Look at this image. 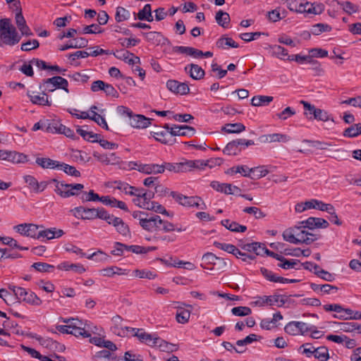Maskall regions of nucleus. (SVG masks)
<instances>
[{"label":"nucleus","instance_id":"1","mask_svg":"<svg viewBox=\"0 0 361 361\" xmlns=\"http://www.w3.org/2000/svg\"><path fill=\"white\" fill-rule=\"evenodd\" d=\"M0 37L4 44L11 46L18 43L20 39V36L8 18L0 20Z\"/></svg>","mask_w":361,"mask_h":361},{"label":"nucleus","instance_id":"2","mask_svg":"<svg viewBox=\"0 0 361 361\" xmlns=\"http://www.w3.org/2000/svg\"><path fill=\"white\" fill-rule=\"evenodd\" d=\"M8 288L13 293L18 302H25L34 306L42 305V300L32 291L24 288L9 285Z\"/></svg>","mask_w":361,"mask_h":361},{"label":"nucleus","instance_id":"3","mask_svg":"<svg viewBox=\"0 0 361 361\" xmlns=\"http://www.w3.org/2000/svg\"><path fill=\"white\" fill-rule=\"evenodd\" d=\"M174 200L183 207H196L204 210L207 206L202 199L198 196H186L178 192H170Z\"/></svg>","mask_w":361,"mask_h":361},{"label":"nucleus","instance_id":"4","mask_svg":"<svg viewBox=\"0 0 361 361\" xmlns=\"http://www.w3.org/2000/svg\"><path fill=\"white\" fill-rule=\"evenodd\" d=\"M68 86V80L61 76H54L43 80L44 90L48 92H52L56 89L59 88L62 89L68 93L69 90Z\"/></svg>","mask_w":361,"mask_h":361},{"label":"nucleus","instance_id":"5","mask_svg":"<svg viewBox=\"0 0 361 361\" xmlns=\"http://www.w3.org/2000/svg\"><path fill=\"white\" fill-rule=\"evenodd\" d=\"M132 334L137 336L141 342L145 343L149 346L159 345V347H161L162 343L164 342V341L161 339L159 337L147 334L142 329H135V331L133 332Z\"/></svg>","mask_w":361,"mask_h":361},{"label":"nucleus","instance_id":"6","mask_svg":"<svg viewBox=\"0 0 361 361\" xmlns=\"http://www.w3.org/2000/svg\"><path fill=\"white\" fill-rule=\"evenodd\" d=\"M314 327L313 326H308L306 323L302 322H290L286 325L284 330L290 335L296 336L312 331Z\"/></svg>","mask_w":361,"mask_h":361},{"label":"nucleus","instance_id":"7","mask_svg":"<svg viewBox=\"0 0 361 361\" xmlns=\"http://www.w3.org/2000/svg\"><path fill=\"white\" fill-rule=\"evenodd\" d=\"M161 223V219L159 215H149L147 214L145 216V219H140V226L149 232L158 231Z\"/></svg>","mask_w":361,"mask_h":361},{"label":"nucleus","instance_id":"8","mask_svg":"<svg viewBox=\"0 0 361 361\" xmlns=\"http://www.w3.org/2000/svg\"><path fill=\"white\" fill-rule=\"evenodd\" d=\"M39 227L43 226H37L34 224H22L15 226L14 230L21 235L37 239V230Z\"/></svg>","mask_w":361,"mask_h":361},{"label":"nucleus","instance_id":"9","mask_svg":"<svg viewBox=\"0 0 361 361\" xmlns=\"http://www.w3.org/2000/svg\"><path fill=\"white\" fill-rule=\"evenodd\" d=\"M62 191L59 190V195L62 198H68L72 196H78L82 192L84 185L81 183L68 184L64 185Z\"/></svg>","mask_w":361,"mask_h":361},{"label":"nucleus","instance_id":"10","mask_svg":"<svg viewBox=\"0 0 361 361\" xmlns=\"http://www.w3.org/2000/svg\"><path fill=\"white\" fill-rule=\"evenodd\" d=\"M166 87L169 91L181 95L187 94L190 91L186 83L180 82L176 80H169L166 82Z\"/></svg>","mask_w":361,"mask_h":361},{"label":"nucleus","instance_id":"11","mask_svg":"<svg viewBox=\"0 0 361 361\" xmlns=\"http://www.w3.org/2000/svg\"><path fill=\"white\" fill-rule=\"evenodd\" d=\"M302 228L314 229L315 228H326L329 226V222L322 218L309 217L307 220L300 222Z\"/></svg>","mask_w":361,"mask_h":361},{"label":"nucleus","instance_id":"12","mask_svg":"<svg viewBox=\"0 0 361 361\" xmlns=\"http://www.w3.org/2000/svg\"><path fill=\"white\" fill-rule=\"evenodd\" d=\"M305 10H303V14L305 17H310L321 14L325 8V6L322 3L314 2L311 3L307 1L305 3Z\"/></svg>","mask_w":361,"mask_h":361},{"label":"nucleus","instance_id":"13","mask_svg":"<svg viewBox=\"0 0 361 361\" xmlns=\"http://www.w3.org/2000/svg\"><path fill=\"white\" fill-rule=\"evenodd\" d=\"M267 256L271 257L281 262L280 264H278V266L281 268H283L284 269H290L295 268V266L298 264L300 261L298 259H287L282 255H280L277 253H275L272 251H267Z\"/></svg>","mask_w":361,"mask_h":361},{"label":"nucleus","instance_id":"14","mask_svg":"<svg viewBox=\"0 0 361 361\" xmlns=\"http://www.w3.org/2000/svg\"><path fill=\"white\" fill-rule=\"evenodd\" d=\"M261 274L266 278L268 281L274 282V283H298L300 281L298 279H289L286 278H283L282 276H278L274 274L271 271L268 270L266 268L262 267L260 269Z\"/></svg>","mask_w":361,"mask_h":361},{"label":"nucleus","instance_id":"15","mask_svg":"<svg viewBox=\"0 0 361 361\" xmlns=\"http://www.w3.org/2000/svg\"><path fill=\"white\" fill-rule=\"evenodd\" d=\"M152 120L143 115L133 114L130 118L129 123L133 128H145L151 124Z\"/></svg>","mask_w":361,"mask_h":361},{"label":"nucleus","instance_id":"16","mask_svg":"<svg viewBox=\"0 0 361 361\" xmlns=\"http://www.w3.org/2000/svg\"><path fill=\"white\" fill-rule=\"evenodd\" d=\"M164 128L166 129V130L152 132V136L155 138L156 140L163 144L172 145L175 142V139L171 138L170 127L168 124H166Z\"/></svg>","mask_w":361,"mask_h":361},{"label":"nucleus","instance_id":"17","mask_svg":"<svg viewBox=\"0 0 361 361\" xmlns=\"http://www.w3.org/2000/svg\"><path fill=\"white\" fill-rule=\"evenodd\" d=\"M195 128L189 126H176L173 125L170 128V133L171 138L174 136H186L190 133L193 135L195 133Z\"/></svg>","mask_w":361,"mask_h":361},{"label":"nucleus","instance_id":"18","mask_svg":"<svg viewBox=\"0 0 361 361\" xmlns=\"http://www.w3.org/2000/svg\"><path fill=\"white\" fill-rule=\"evenodd\" d=\"M203 161L202 160H185L178 163L180 172H186L192 169H203Z\"/></svg>","mask_w":361,"mask_h":361},{"label":"nucleus","instance_id":"19","mask_svg":"<svg viewBox=\"0 0 361 361\" xmlns=\"http://www.w3.org/2000/svg\"><path fill=\"white\" fill-rule=\"evenodd\" d=\"M64 234V232L61 229H57L56 228H47L43 231H38L37 239L40 238H47V240H51L56 238H59Z\"/></svg>","mask_w":361,"mask_h":361},{"label":"nucleus","instance_id":"20","mask_svg":"<svg viewBox=\"0 0 361 361\" xmlns=\"http://www.w3.org/2000/svg\"><path fill=\"white\" fill-rule=\"evenodd\" d=\"M185 71L194 80H200L204 75V71L198 65L191 63L185 67Z\"/></svg>","mask_w":361,"mask_h":361},{"label":"nucleus","instance_id":"21","mask_svg":"<svg viewBox=\"0 0 361 361\" xmlns=\"http://www.w3.org/2000/svg\"><path fill=\"white\" fill-rule=\"evenodd\" d=\"M301 103L303 104L304 107L314 110V118L322 121H327L329 119V116L326 111L321 109H317L314 105L310 104L307 102L301 101Z\"/></svg>","mask_w":361,"mask_h":361},{"label":"nucleus","instance_id":"22","mask_svg":"<svg viewBox=\"0 0 361 361\" xmlns=\"http://www.w3.org/2000/svg\"><path fill=\"white\" fill-rule=\"evenodd\" d=\"M262 300V303L264 304L266 303L269 305H277L278 307L283 306L286 302V296L281 295L264 296Z\"/></svg>","mask_w":361,"mask_h":361},{"label":"nucleus","instance_id":"23","mask_svg":"<svg viewBox=\"0 0 361 361\" xmlns=\"http://www.w3.org/2000/svg\"><path fill=\"white\" fill-rule=\"evenodd\" d=\"M163 168L160 164H147L139 166L138 171L145 174H159L161 173Z\"/></svg>","mask_w":361,"mask_h":361},{"label":"nucleus","instance_id":"24","mask_svg":"<svg viewBox=\"0 0 361 361\" xmlns=\"http://www.w3.org/2000/svg\"><path fill=\"white\" fill-rule=\"evenodd\" d=\"M88 44V40L85 37H79L75 39L74 42H71L59 47L60 51H65L68 49H79L86 47Z\"/></svg>","mask_w":361,"mask_h":361},{"label":"nucleus","instance_id":"25","mask_svg":"<svg viewBox=\"0 0 361 361\" xmlns=\"http://www.w3.org/2000/svg\"><path fill=\"white\" fill-rule=\"evenodd\" d=\"M300 228H302L301 226L286 229L282 235L283 240L290 243L298 244V240L296 239V231Z\"/></svg>","mask_w":361,"mask_h":361},{"label":"nucleus","instance_id":"26","mask_svg":"<svg viewBox=\"0 0 361 361\" xmlns=\"http://www.w3.org/2000/svg\"><path fill=\"white\" fill-rule=\"evenodd\" d=\"M216 46L219 49H227L228 47L238 48V44L232 38L226 35L221 36L216 42Z\"/></svg>","mask_w":361,"mask_h":361},{"label":"nucleus","instance_id":"27","mask_svg":"<svg viewBox=\"0 0 361 361\" xmlns=\"http://www.w3.org/2000/svg\"><path fill=\"white\" fill-rule=\"evenodd\" d=\"M6 161L13 164L25 163L27 161V156L15 151H8Z\"/></svg>","mask_w":361,"mask_h":361},{"label":"nucleus","instance_id":"28","mask_svg":"<svg viewBox=\"0 0 361 361\" xmlns=\"http://www.w3.org/2000/svg\"><path fill=\"white\" fill-rule=\"evenodd\" d=\"M101 202L112 207H118L124 211H128V207L124 202L111 198L109 196H102Z\"/></svg>","mask_w":361,"mask_h":361},{"label":"nucleus","instance_id":"29","mask_svg":"<svg viewBox=\"0 0 361 361\" xmlns=\"http://www.w3.org/2000/svg\"><path fill=\"white\" fill-rule=\"evenodd\" d=\"M177 312L176 314V320L180 324H185L189 321L190 317V310L185 309L182 306H176Z\"/></svg>","mask_w":361,"mask_h":361},{"label":"nucleus","instance_id":"30","mask_svg":"<svg viewBox=\"0 0 361 361\" xmlns=\"http://www.w3.org/2000/svg\"><path fill=\"white\" fill-rule=\"evenodd\" d=\"M142 208L145 209L154 211L159 214L169 216V212L166 211L164 207L157 202L152 201L151 202H147L146 204L142 205Z\"/></svg>","mask_w":361,"mask_h":361},{"label":"nucleus","instance_id":"31","mask_svg":"<svg viewBox=\"0 0 361 361\" xmlns=\"http://www.w3.org/2000/svg\"><path fill=\"white\" fill-rule=\"evenodd\" d=\"M44 92L45 91L44 90V92L42 93V96H40V95H32V94H30V91H28L27 92V95L30 98V101L35 104L50 106L51 104L49 102L48 97Z\"/></svg>","mask_w":361,"mask_h":361},{"label":"nucleus","instance_id":"32","mask_svg":"<svg viewBox=\"0 0 361 361\" xmlns=\"http://www.w3.org/2000/svg\"><path fill=\"white\" fill-rule=\"evenodd\" d=\"M114 55L117 59L123 60L130 65L140 63V58L128 51H123L121 55Z\"/></svg>","mask_w":361,"mask_h":361},{"label":"nucleus","instance_id":"33","mask_svg":"<svg viewBox=\"0 0 361 361\" xmlns=\"http://www.w3.org/2000/svg\"><path fill=\"white\" fill-rule=\"evenodd\" d=\"M66 126L60 123L58 121L53 120L48 123L46 127V132L51 133H60L63 134L66 130Z\"/></svg>","mask_w":361,"mask_h":361},{"label":"nucleus","instance_id":"34","mask_svg":"<svg viewBox=\"0 0 361 361\" xmlns=\"http://www.w3.org/2000/svg\"><path fill=\"white\" fill-rule=\"evenodd\" d=\"M137 18L140 20L152 22L153 20V16L152 15L151 5L149 4H146L144 8L137 13Z\"/></svg>","mask_w":361,"mask_h":361},{"label":"nucleus","instance_id":"35","mask_svg":"<svg viewBox=\"0 0 361 361\" xmlns=\"http://www.w3.org/2000/svg\"><path fill=\"white\" fill-rule=\"evenodd\" d=\"M36 163L43 169L59 168L60 162L49 158H37Z\"/></svg>","mask_w":361,"mask_h":361},{"label":"nucleus","instance_id":"36","mask_svg":"<svg viewBox=\"0 0 361 361\" xmlns=\"http://www.w3.org/2000/svg\"><path fill=\"white\" fill-rule=\"evenodd\" d=\"M245 130V126L241 123H227L222 130L227 133H240Z\"/></svg>","mask_w":361,"mask_h":361},{"label":"nucleus","instance_id":"37","mask_svg":"<svg viewBox=\"0 0 361 361\" xmlns=\"http://www.w3.org/2000/svg\"><path fill=\"white\" fill-rule=\"evenodd\" d=\"M111 331L121 337H124L128 335V333L133 334L135 331V329L127 327V326H123L122 325H114L111 327Z\"/></svg>","mask_w":361,"mask_h":361},{"label":"nucleus","instance_id":"38","mask_svg":"<svg viewBox=\"0 0 361 361\" xmlns=\"http://www.w3.org/2000/svg\"><path fill=\"white\" fill-rule=\"evenodd\" d=\"M216 23L223 27H228L231 18L228 13L219 11L215 16Z\"/></svg>","mask_w":361,"mask_h":361},{"label":"nucleus","instance_id":"39","mask_svg":"<svg viewBox=\"0 0 361 361\" xmlns=\"http://www.w3.org/2000/svg\"><path fill=\"white\" fill-rule=\"evenodd\" d=\"M274 97L271 96H255L253 97L251 100V104L254 106H259L263 105H267L272 102Z\"/></svg>","mask_w":361,"mask_h":361},{"label":"nucleus","instance_id":"40","mask_svg":"<svg viewBox=\"0 0 361 361\" xmlns=\"http://www.w3.org/2000/svg\"><path fill=\"white\" fill-rule=\"evenodd\" d=\"M242 149L237 145L236 140H233L228 142L225 148L223 149V152L227 155H237L241 152Z\"/></svg>","mask_w":361,"mask_h":361},{"label":"nucleus","instance_id":"41","mask_svg":"<svg viewBox=\"0 0 361 361\" xmlns=\"http://www.w3.org/2000/svg\"><path fill=\"white\" fill-rule=\"evenodd\" d=\"M361 134V123L353 124L346 128L343 132V136L347 137H355Z\"/></svg>","mask_w":361,"mask_h":361},{"label":"nucleus","instance_id":"42","mask_svg":"<svg viewBox=\"0 0 361 361\" xmlns=\"http://www.w3.org/2000/svg\"><path fill=\"white\" fill-rule=\"evenodd\" d=\"M77 133L81 135L85 140L90 141V142H97L99 137H100V135L94 133L92 132H88L85 130H83L81 128H77Z\"/></svg>","mask_w":361,"mask_h":361},{"label":"nucleus","instance_id":"43","mask_svg":"<svg viewBox=\"0 0 361 361\" xmlns=\"http://www.w3.org/2000/svg\"><path fill=\"white\" fill-rule=\"evenodd\" d=\"M312 352L315 358L320 361H326L329 358L328 349L324 346L314 348Z\"/></svg>","mask_w":361,"mask_h":361},{"label":"nucleus","instance_id":"44","mask_svg":"<svg viewBox=\"0 0 361 361\" xmlns=\"http://www.w3.org/2000/svg\"><path fill=\"white\" fill-rule=\"evenodd\" d=\"M116 224L114 226L116 231L123 236L130 235V228L121 219L116 220Z\"/></svg>","mask_w":361,"mask_h":361},{"label":"nucleus","instance_id":"45","mask_svg":"<svg viewBox=\"0 0 361 361\" xmlns=\"http://www.w3.org/2000/svg\"><path fill=\"white\" fill-rule=\"evenodd\" d=\"M101 212V207L98 208H85L84 214V220H93L95 219H99Z\"/></svg>","mask_w":361,"mask_h":361},{"label":"nucleus","instance_id":"46","mask_svg":"<svg viewBox=\"0 0 361 361\" xmlns=\"http://www.w3.org/2000/svg\"><path fill=\"white\" fill-rule=\"evenodd\" d=\"M58 169L63 170L68 176L74 177H80L81 176L80 172L75 167L65 163H60Z\"/></svg>","mask_w":361,"mask_h":361},{"label":"nucleus","instance_id":"47","mask_svg":"<svg viewBox=\"0 0 361 361\" xmlns=\"http://www.w3.org/2000/svg\"><path fill=\"white\" fill-rule=\"evenodd\" d=\"M80 200L82 202H96V201H100L102 200V197H99L97 193L94 192V190H90L87 192H82L80 197Z\"/></svg>","mask_w":361,"mask_h":361},{"label":"nucleus","instance_id":"48","mask_svg":"<svg viewBox=\"0 0 361 361\" xmlns=\"http://www.w3.org/2000/svg\"><path fill=\"white\" fill-rule=\"evenodd\" d=\"M231 185L229 183H221L219 181H212L210 184L211 187L215 190L228 195L231 190Z\"/></svg>","mask_w":361,"mask_h":361},{"label":"nucleus","instance_id":"49","mask_svg":"<svg viewBox=\"0 0 361 361\" xmlns=\"http://www.w3.org/2000/svg\"><path fill=\"white\" fill-rule=\"evenodd\" d=\"M272 50V56L281 59H285L286 56L288 57V50L279 45H273L271 47Z\"/></svg>","mask_w":361,"mask_h":361},{"label":"nucleus","instance_id":"50","mask_svg":"<svg viewBox=\"0 0 361 361\" xmlns=\"http://www.w3.org/2000/svg\"><path fill=\"white\" fill-rule=\"evenodd\" d=\"M0 240L2 242L3 244L7 245L11 247L17 248L20 250H27V247H23L18 244V242L16 240L11 238V237H1Z\"/></svg>","mask_w":361,"mask_h":361},{"label":"nucleus","instance_id":"51","mask_svg":"<svg viewBox=\"0 0 361 361\" xmlns=\"http://www.w3.org/2000/svg\"><path fill=\"white\" fill-rule=\"evenodd\" d=\"M32 267L39 272L51 273L54 271V266L49 264L45 262H35Z\"/></svg>","mask_w":361,"mask_h":361},{"label":"nucleus","instance_id":"52","mask_svg":"<svg viewBox=\"0 0 361 361\" xmlns=\"http://www.w3.org/2000/svg\"><path fill=\"white\" fill-rule=\"evenodd\" d=\"M130 13L125 8L118 6L116 8L115 19L116 22L120 23L130 18Z\"/></svg>","mask_w":361,"mask_h":361},{"label":"nucleus","instance_id":"53","mask_svg":"<svg viewBox=\"0 0 361 361\" xmlns=\"http://www.w3.org/2000/svg\"><path fill=\"white\" fill-rule=\"evenodd\" d=\"M218 257L212 252H206L203 255L202 257V260L204 262V264H201V267L203 269H205L206 267L204 264H210L214 266L216 264V259Z\"/></svg>","mask_w":361,"mask_h":361},{"label":"nucleus","instance_id":"54","mask_svg":"<svg viewBox=\"0 0 361 361\" xmlns=\"http://www.w3.org/2000/svg\"><path fill=\"white\" fill-rule=\"evenodd\" d=\"M99 219L105 220L109 224L112 225L113 226L116 224V223H114L116 222V220L119 219L118 217L109 214L103 207H101Z\"/></svg>","mask_w":361,"mask_h":361},{"label":"nucleus","instance_id":"55","mask_svg":"<svg viewBox=\"0 0 361 361\" xmlns=\"http://www.w3.org/2000/svg\"><path fill=\"white\" fill-rule=\"evenodd\" d=\"M331 27L327 24L317 23L312 26V33L314 35H319L324 32H330Z\"/></svg>","mask_w":361,"mask_h":361},{"label":"nucleus","instance_id":"56","mask_svg":"<svg viewBox=\"0 0 361 361\" xmlns=\"http://www.w3.org/2000/svg\"><path fill=\"white\" fill-rule=\"evenodd\" d=\"M231 312L235 316L243 317L250 315L252 313V310L248 307L238 306L233 307Z\"/></svg>","mask_w":361,"mask_h":361},{"label":"nucleus","instance_id":"57","mask_svg":"<svg viewBox=\"0 0 361 361\" xmlns=\"http://www.w3.org/2000/svg\"><path fill=\"white\" fill-rule=\"evenodd\" d=\"M111 157H114V159H110L108 155H97V153H94V157H97L100 161L106 164H115L118 162V157H116L114 153L110 154Z\"/></svg>","mask_w":361,"mask_h":361},{"label":"nucleus","instance_id":"58","mask_svg":"<svg viewBox=\"0 0 361 361\" xmlns=\"http://www.w3.org/2000/svg\"><path fill=\"white\" fill-rule=\"evenodd\" d=\"M116 188L125 192L127 195H133V190H135L134 186H131L129 184L122 182V181H116Z\"/></svg>","mask_w":361,"mask_h":361},{"label":"nucleus","instance_id":"59","mask_svg":"<svg viewBox=\"0 0 361 361\" xmlns=\"http://www.w3.org/2000/svg\"><path fill=\"white\" fill-rule=\"evenodd\" d=\"M243 212L247 214H253L256 219H262L265 216V214L256 207H245L243 209Z\"/></svg>","mask_w":361,"mask_h":361},{"label":"nucleus","instance_id":"60","mask_svg":"<svg viewBox=\"0 0 361 361\" xmlns=\"http://www.w3.org/2000/svg\"><path fill=\"white\" fill-rule=\"evenodd\" d=\"M103 30L99 27L97 24H92L90 25H86L82 29V31L80 33L82 34H96V33H102Z\"/></svg>","mask_w":361,"mask_h":361},{"label":"nucleus","instance_id":"61","mask_svg":"<svg viewBox=\"0 0 361 361\" xmlns=\"http://www.w3.org/2000/svg\"><path fill=\"white\" fill-rule=\"evenodd\" d=\"M70 332V334L74 335L76 337L81 336L83 338H89L91 336L90 332L88 331H86L85 328L82 326L71 328Z\"/></svg>","mask_w":361,"mask_h":361},{"label":"nucleus","instance_id":"62","mask_svg":"<svg viewBox=\"0 0 361 361\" xmlns=\"http://www.w3.org/2000/svg\"><path fill=\"white\" fill-rule=\"evenodd\" d=\"M134 276L140 279H154L156 275L150 271L135 269L133 271Z\"/></svg>","mask_w":361,"mask_h":361},{"label":"nucleus","instance_id":"63","mask_svg":"<svg viewBox=\"0 0 361 361\" xmlns=\"http://www.w3.org/2000/svg\"><path fill=\"white\" fill-rule=\"evenodd\" d=\"M214 245L221 249L224 251H226L228 253L233 254L235 250H236V247L232 244H228V243H221L217 241L214 242Z\"/></svg>","mask_w":361,"mask_h":361},{"label":"nucleus","instance_id":"64","mask_svg":"<svg viewBox=\"0 0 361 361\" xmlns=\"http://www.w3.org/2000/svg\"><path fill=\"white\" fill-rule=\"evenodd\" d=\"M39 43L37 39L28 40L27 42L21 44V50L24 51H31L38 48Z\"/></svg>","mask_w":361,"mask_h":361}]
</instances>
